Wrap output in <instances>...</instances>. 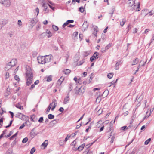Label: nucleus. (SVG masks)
Masks as SVG:
<instances>
[{
  "instance_id": "f257e3e1",
  "label": "nucleus",
  "mask_w": 154,
  "mask_h": 154,
  "mask_svg": "<svg viewBox=\"0 0 154 154\" xmlns=\"http://www.w3.org/2000/svg\"><path fill=\"white\" fill-rule=\"evenodd\" d=\"M52 57L51 55L45 56H39L38 57L37 59L38 63L41 64H45L51 61Z\"/></svg>"
},
{
  "instance_id": "f03ea898",
  "label": "nucleus",
  "mask_w": 154,
  "mask_h": 154,
  "mask_svg": "<svg viewBox=\"0 0 154 154\" xmlns=\"http://www.w3.org/2000/svg\"><path fill=\"white\" fill-rule=\"evenodd\" d=\"M33 79V74L32 72L30 71L29 72H26V85L29 86L32 83Z\"/></svg>"
},
{
  "instance_id": "7ed1b4c3",
  "label": "nucleus",
  "mask_w": 154,
  "mask_h": 154,
  "mask_svg": "<svg viewBox=\"0 0 154 154\" xmlns=\"http://www.w3.org/2000/svg\"><path fill=\"white\" fill-rule=\"evenodd\" d=\"M15 117L17 118H19V119L21 120H23L24 119V118L25 117L26 118V122L25 123L26 124L27 123V121L29 122V117L27 116H26L25 115H24L21 113H17L15 115Z\"/></svg>"
},
{
  "instance_id": "20e7f679",
  "label": "nucleus",
  "mask_w": 154,
  "mask_h": 154,
  "mask_svg": "<svg viewBox=\"0 0 154 154\" xmlns=\"http://www.w3.org/2000/svg\"><path fill=\"white\" fill-rule=\"evenodd\" d=\"M46 36H47L48 38L52 36V34L50 31L47 30L46 32L42 33L40 35V37L42 38Z\"/></svg>"
},
{
  "instance_id": "39448f33",
  "label": "nucleus",
  "mask_w": 154,
  "mask_h": 154,
  "mask_svg": "<svg viewBox=\"0 0 154 154\" xmlns=\"http://www.w3.org/2000/svg\"><path fill=\"white\" fill-rule=\"evenodd\" d=\"M0 3L4 6L8 7L11 5V2L10 0H0Z\"/></svg>"
},
{
  "instance_id": "423d86ee",
  "label": "nucleus",
  "mask_w": 154,
  "mask_h": 154,
  "mask_svg": "<svg viewBox=\"0 0 154 154\" xmlns=\"http://www.w3.org/2000/svg\"><path fill=\"white\" fill-rule=\"evenodd\" d=\"M8 63H10V64L11 65L12 67H13L17 64V60L15 58L11 60L10 62Z\"/></svg>"
},
{
  "instance_id": "0eeeda50",
  "label": "nucleus",
  "mask_w": 154,
  "mask_h": 154,
  "mask_svg": "<svg viewBox=\"0 0 154 154\" xmlns=\"http://www.w3.org/2000/svg\"><path fill=\"white\" fill-rule=\"evenodd\" d=\"M7 23L6 20H2L0 21V29Z\"/></svg>"
},
{
  "instance_id": "6e6552de",
  "label": "nucleus",
  "mask_w": 154,
  "mask_h": 154,
  "mask_svg": "<svg viewBox=\"0 0 154 154\" xmlns=\"http://www.w3.org/2000/svg\"><path fill=\"white\" fill-rule=\"evenodd\" d=\"M42 2L43 3L42 4V7L44 8L43 10L45 11H47V12L49 11V10L48 9L47 5L45 3L44 1H42Z\"/></svg>"
},
{
  "instance_id": "1a4fd4ad",
  "label": "nucleus",
  "mask_w": 154,
  "mask_h": 154,
  "mask_svg": "<svg viewBox=\"0 0 154 154\" xmlns=\"http://www.w3.org/2000/svg\"><path fill=\"white\" fill-rule=\"evenodd\" d=\"M69 94H68L67 96L64 98L63 102V103L64 104H66L69 103Z\"/></svg>"
},
{
  "instance_id": "9d476101",
  "label": "nucleus",
  "mask_w": 154,
  "mask_h": 154,
  "mask_svg": "<svg viewBox=\"0 0 154 154\" xmlns=\"http://www.w3.org/2000/svg\"><path fill=\"white\" fill-rule=\"evenodd\" d=\"M112 122H111L110 123V125L109 127V129L108 131V132H110V137H109V138H110V137L112 136V133L113 130V126L112 125H111L112 123Z\"/></svg>"
},
{
  "instance_id": "9b49d317",
  "label": "nucleus",
  "mask_w": 154,
  "mask_h": 154,
  "mask_svg": "<svg viewBox=\"0 0 154 154\" xmlns=\"http://www.w3.org/2000/svg\"><path fill=\"white\" fill-rule=\"evenodd\" d=\"M84 92V88L81 87L79 89L78 91H77L75 92V94H82Z\"/></svg>"
},
{
  "instance_id": "f8f14e48",
  "label": "nucleus",
  "mask_w": 154,
  "mask_h": 154,
  "mask_svg": "<svg viewBox=\"0 0 154 154\" xmlns=\"http://www.w3.org/2000/svg\"><path fill=\"white\" fill-rule=\"evenodd\" d=\"M128 4L129 6L131 7L135 4V1L134 0H129L128 1Z\"/></svg>"
},
{
  "instance_id": "ddd939ff",
  "label": "nucleus",
  "mask_w": 154,
  "mask_h": 154,
  "mask_svg": "<svg viewBox=\"0 0 154 154\" xmlns=\"http://www.w3.org/2000/svg\"><path fill=\"white\" fill-rule=\"evenodd\" d=\"M88 26V24L87 21H85L82 25V28L84 30L86 29Z\"/></svg>"
},
{
  "instance_id": "4468645a",
  "label": "nucleus",
  "mask_w": 154,
  "mask_h": 154,
  "mask_svg": "<svg viewBox=\"0 0 154 154\" xmlns=\"http://www.w3.org/2000/svg\"><path fill=\"white\" fill-rule=\"evenodd\" d=\"M12 67L11 66V65L10 64V63H8L7 64L5 68V71H7L10 69Z\"/></svg>"
},
{
  "instance_id": "2eb2a0df",
  "label": "nucleus",
  "mask_w": 154,
  "mask_h": 154,
  "mask_svg": "<svg viewBox=\"0 0 154 154\" xmlns=\"http://www.w3.org/2000/svg\"><path fill=\"white\" fill-rule=\"evenodd\" d=\"M69 55L70 54L69 51H67L65 52V55L64 56V57L66 58V62L68 60V59L69 56Z\"/></svg>"
},
{
  "instance_id": "dca6fc26",
  "label": "nucleus",
  "mask_w": 154,
  "mask_h": 154,
  "mask_svg": "<svg viewBox=\"0 0 154 154\" xmlns=\"http://www.w3.org/2000/svg\"><path fill=\"white\" fill-rule=\"evenodd\" d=\"M85 145V143H83L82 144L77 148V149L79 150V151H82L83 149L84 148Z\"/></svg>"
},
{
  "instance_id": "f3484780",
  "label": "nucleus",
  "mask_w": 154,
  "mask_h": 154,
  "mask_svg": "<svg viewBox=\"0 0 154 154\" xmlns=\"http://www.w3.org/2000/svg\"><path fill=\"white\" fill-rule=\"evenodd\" d=\"M109 94V91L107 90H105L103 92L102 95L103 97H105L107 96Z\"/></svg>"
},
{
  "instance_id": "a211bd4d",
  "label": "nucleus",
  "mask_w": 154,
  "mask_h": 154,
  "mask_svg": "<svg viewBox=\"0 0 154 154\" xmlns=\"http://www.w3.org/2000/svg\"><path fill=\"white\" fill-rule=\"evenodd\" d=\"M98 31V30L97 27V26H95L94 28V32L93 34L96 37H97V34Z\"/></svg>"
},
{
  "instance_id": "6ab92c4d",
  "label": "nucleus",
  "mask_w": 154,
  "mask_h": 154,
  "mask_svg": "<svg viewBox=\"0 0 154 154\" xmlns=\"http://www.w3.org/2000/svg\"><path fill=\"white\" fill-rule=\"evenodd\" d=\"M126 22V19L125 18H123L122 20L120 22V25L121 26H123Z\"/></svg>"
},
{
  "instance_id": "aec40b11",
  "label": "nucleus",
  "mask_w": 154,
  "mask_h": 154,
  "mask_svg": "<svg viewBox=\"0 0 154 154\" xmlns=\"http://www.w3.org/2000/svg\"><path fill=\"white\" fill-rule=\"evenodd\" d=\"M36 22L37 21L36 20H34L33 19L31 20V23H32V27L36 24Z\"/></svg>"
},
{
  "instance_id": "412c9836",
  "label": "nucleus",
  "mask_w": 154,
  "mask_h": 154,
  "mask_svg": "<svg viewBox=\"0 0 154 154\" xmlns=\"http://www.w3.org/2000/svg\"><path fill=\"white\" fill-rule=\"evenodd\" d=\"M32 130V132L30 133V135L32 137V138L34 137L36 135H37V134L34 132H33V130Z\"/></svg>"
},
{
  "instance_id": "4be33fe9",
  "label": "nucleus",
  "mask_w": 154,
  "mask_h": 154,
  "mask_svg": "<svg viewBox=\"0 0 154 154\" xmlns=\"http://www.w3.org/2000/svg\"><path fill=\"white\" fill-rule=\"evenodd\" d=\"M138 62V59L137 58H136L133 61L132 65H136Z\"/></svg>"
},
{
  "instance_id": "5701e85b",
  "label": "nucleus",
  "mask_w": 154,
  "mask_h": 154,
  "mask_svg": "<svg viewBox=\"0 0 154 154\" xmlns=\"http://www.w3.org/2000/svg\"><path fill=\"white\" fill-rule=\"evenodd\" d=\"M64 79V77H61L58 80V83L59 84H60V85H61L62 84V83Z\"/></svg>"
},
{
  "instance_id": "b1692460",
  "label": "nucleus",
  "mask_w": 154,
  "mask_h": 154,
  "mask_svg": "<svg viewBox=\"0 0 154 154\" xmlns=\"http://www.w3.org/2000/svg\"><path fill=\"white\" fill-rule=\"evenodd\" d=\"M72 88L73 87H72V84L70 83L68 85V90L69 91V92L71 91Z\"/></svg>"
},
{
  "instance_id": "393cba45",
  "label": "nucleus",
  "mask_w": 154,
  "mask_h": 154,
  "mask_svg": "<svg viewBox=\"0 0 154 154\" xmlns=\"http://www.w3.org/2000/svg\"><path fill=\"white\" fill-rule=\"evenodd\" d=\"M101 96L100 95L97 98H96V103H99L101 100Z\"/></svg>"
},
{
  "instance_id": "a878e982",
  "label": "nucleus",
  "mask_w": 154,
  "mask_h": 154,
  "mask_svg": "<svg viewBox=\"0 0 154 154\" xmlns=\"http://www.w3.org/2000/svg\"><path fill=\"white\" fill-rule=\"evenodd\" d=\"M64 72L65 74H68L70 72V70L69 69H66L64 70Z\"/></svg>"
},
{
  "instance_id": "bb28decb",
  "label": "nucleus",
  "mask_w": 154,
  "mask_h": 154,
  "mask_svg": "<svg viewBox=\"0 0 154 154\" xmlns=\"http://www.w3.org/2000/svg\"><path fill=\"white\" fill-rule=\"evenodd\" d=\"M16 107L18 108H19V109H21V110H22L23 109V106H21L20 104H17L16 106H15Z\"/></svg>"
},
{
  "instance_id": "cd10ccee",
  "label": "nucleus",
  "mask_w": 154,
  "mask_h": 154,
  "mask_svg": "<svg viewBox=\"0 0 154 154\" xmlns=\"http://www.w3.org/2000/svg\"><path fill=\"white\" fill-rule=\"evenodd\" d=\"M54 116L51 114H49L48 115V119H53L54 118Z\"/></svg>"
},
{
  "instance_id": "c85d7f7f",
  "label": "nucleus",
  "mask_w": 154,
  "mask_h": 154,
  "mask_svg": "<svg viewBox=\"0 0 154 154\" xmlns=\"http://www.w3.org/2000/svg\"><path fill=\"white\" fill-rule=\"evenodd\" d=\"M85 9V8L82 7H81L79 8V11L81 13L83 12Z\"/></svg>"
},
{
  "instance_id": "c756f323",
  "label": "nucleus",
  "mask_w": 154,
  "mask_h": 154,
  "mask_svg": "<svg viewBox=\"0 0 154 154\" xmlns=\"http://www.w3.org/2000/svg\"><path fill=\"white\" fill-rule=\"evenodd\" d=\"M113 75V73H109L108 74L107 77H108V78L110 79L112 77Z\"/></svg>"
},
{
  "instance_id": "7c9ffc66",
  "label": "nucleus",
  "mask_w": 154,
  "mask_h": 154,
  "mask_svg": "<svg viewBox=\"0 0 154 154\" xmlns=\"http://www.w3.org/2000/svg\"><path fill=\"white\" fill-rule=\"evenodd\" d=\"M52 28L55 31H57L58 30V27L55 25H52Z\"/></svg>"
},
{
  "instance_id": "2f4dec72",
  "label": "nucleus",
  "mask_w": 154,
  "mask_h": 154,
  "mask_svg": "<svg viewBox=\"0 0 154 154\" xmlns=\"http://www.w3.org/2000/svg\"><path fill=\"white\" fill-rule=\"evenodd\" d=\"M151 138H149L148 139L146 140L144 143V144L145 145H147L149 144V142H150V141L151 140Z\"/></svg>"
},
{
  "instance_id": "473e14b6",
  "label": "nucleus",
  "mask_w": 154,
  "mask_h": 154,
  "mask_svg": "<svg viewBox=\"0 0 154 154\" xmlns=\"http://www.w3.org/2000/svg\"><path fill=\"white\" fill-rule=\"evenodd\" d=\"M98 53L97 52H95L93 55V57H94L96 59H97L98 58V57L97 56H98Z\"/></svg>"
},
{
  "instance_id": "72a5a7b5",
  "label": "nucleus",
  "mask_w": 154,
  "mask_h": 154,
  "mask_svg": "<svg viewBox=\"0 0 154 154\" xmlns=\"http://www.w3.org/2000/svg\"><path fill=\"white\" fill-rule=\"evenodd\" d=\"M17 132L14 135H12L11 137L9 138V139L10 140H12L13 138L17 136Z\"/></svg>"
},
{
  "instance_id": "f704fd0d",
  "label": "nucleus",
  "mask_w": 154,
  "mask_h": 154,
  "mask_svg": "<svg viewBox=\"0 0 154 154\" xmlns=\"http://www.w3.org/2000/svg\"><path fill=\"white\" fill-rule=\"evenodd\" d=\"M28 140V138H27V137H26L24 138L23 139L22 141V143H25L27 142Z\"/></svg>"
},
{
  "instance_id": "c9c22d12",
  "label": "nucleus",
  "mask_w": 154,
  "mask_h": 154,
  "mask_svg": "<svg viewBox=\"0 0 154 154\" xmlns=\"http://www.w3.org/2000/svg\"><path fill=\"white\" fill-rule=\"evenodd\" d=\"M35 151V148L34 147L32 148L30 151V154H33Z\"/></svg>"
},
{
  "instance_id": "e433bc0d",
  "label": "nucleus",
  "mask_w": 154,
  "mask_h": 154,
  "mask_svg": "<svg viewBox=\"0 0 154 154\" xmlns=\"http://www.w3.org/2000/svg\"><path fill=\"white\" fill-rule=\"evenodd\" d=\"M148 112H147L146 113V115L145 117L144 118V119L146 118V117H149L151 115V112H150L149 114H148Z\"/></svg>"
},
{
  "instance_id": "4c0bfd02",
  "label": "nucleus",
  "mask_w": 154,
  "mask_h": 154,
  "mask_svg": "<svg viewBox=\"0 0 154 154\" xmlns=\"http://www.w3.org/2000/svg\"><path fill=\"white\" fill-rule=\"evenodd\" d=\"M13 133V131H10L9 134L7 136L5 135V137L7 138H8V137H10Z\"/></svg>"
},
{
  "instance_id": "58836bf2",
  "label": "nucleus",
  "mask_w": 154,
  "mask_h": 154,
  "mask_svg": "<svg viewBox=\"0 0 154 154\" xmlns=\"http://www.w3.org/2000/svg\"><path fill=\"white\" fill-rule=\"evenodd\" d=\"M52 80V77L51 76H49L47 77V81L50 82Z\"/></svg>"
},
{
  "instance_id": "ea45409f",
  "label": "nucleus",
  "mask_w": 154,
  "mask_h": 154,
  "mask_svg": "<svg viewBox=\"0 0 154 154\" xmlns=\"http://www.w3.org/2000/svg\"><path fill=\"white\" fill-rule=\"evenodd\" d=\"M131 25L130 24H129L128 27H127L126 29H127V32H128L129 30L131 29Z\"/></svg>"
},
{
  "instance_id": "a19ab883",
  "label": "nucleus",
  "mask_w": 154,
  "mask_h": 154,
  "mask_svg": "<svg viewBox=\"0 0 154 154\" xmlns=\"http://www.w3.org/2000/svg\"><path fill=\"white\" fill-rule=\"evenodd\" d=\"M14 78L17 82L19 81L20 79L19 76L16 75L14 76Z\"/></svg>"
},
{
  "instance_id": "79ce46f5",
  "label": "nucleus",
  "mask_w": 154,
  "mask_h": 154,
  "mask_svg": "<svg viewBox=\"0 0 154 154\" xmlns=\"http://www.w3.org/2000/svg\"><path fill=\"white\" fill-rule=\"evenodd\" d=\"M43 117H41L38 120V122L40 123H42L43 122Z\"/></svg>"
},
{
  "instance_id": "37998d69",
  "label": "nucleus",
  "mask_w": 154,
  "mask_h": 154,
  "mask_svg": "<svg viewBox=\"0 0 154 154\" xmlns=\"http://www.w3.org/2000/svg\"><path fill=\"white\" fill-rule=\"evenodd\" d=\"M111 43L109 44L106 46L105 47L106 49V50L108 49L111 46Z\"/></svg>"
},
{
  "instance_id": "c03bdc74",
  "label": "nucleus",
  "mask_w": 154,
  "mask_h": 154,
  "mask_svg": "<svg viewBox=\"0 0 154 154\" xmlns=\"http://www.w3.org/2000/svg\"><path fill=\"white\" fill-rule=\"evenodd\" d=\"M106 48H101V51L103 53H104L106 51Z\"/></svg>"
},
{
  "instance_id": "a18cd8bd",
  "label": "nucleus",
  "mask_w": 154,
  "mask_h": 154,
  "mask_svg": "<svg viewBox=\"0 0 154 154\" xmlns=\"http://www.w3.org/2000/svg\"><path fill=\"white\" fill-rule=\"evenodd\" d=\"M56 104L57 103H54L53 104V107L51 108V110L53 111L54 110V109H55V108L56 107Z\"/></svg>"
},
{
  "instance_id": "49530a36",
  "label": "nucleus",
  "mask_w": 154,
  "mask_h": 154,
  "mask_svg": "<svg viewBox=\"0 0 154 154\" xmlns=\"http://www.w3.org/2000/svg\"><path fill=\"white\" fill-rule=\"evenodd\" d=\"M122 63L121 61H119L116 62V65L117 66H119Z\"/></svg>"
},
{
  "instance_id": "de8ad7c7",
  "label": "nucleus",
  "mask_w": 154,
  "mask_h": 154,
  "mask_svg": "<svg viewBox=\"0 0 154 154\" xmlns=\"http://www.w3.org/2000/svg\"><path fill=\"white\" fill-rule=\"evenodd\" d=\"M47 143H46L45 142H44L42 143V146H44V148H45L47 147Z\"/></svg>"
},
{
  "instance_id": "09e8293b",
  "label": "nucleus",
  "mask_w": 154,
  "mask_h": 154,
  "mask_svg": "<svg viewBox=\"0 0 154 154\" xmlns=\"http://www.w3.org/2000/svg\"><path fill=\"white\" fill-rule=\"evenodd\" d=\"M41 27V25L40 24H38L36 26V30L37 31L39 30Z\"/></svg>"
},
{
  "instance_id": "8fccbe9b",
  "label": "nucleus",
  "mask_w": 154,
  "mask_h": 154,
  "mask_svg": "<svg viewBox=\"0 0 154 154\" xmlns=\"http://www.w3.org/2000/svg\"><path fill=\"white\" fill-rule=\"evenodd\" d=\"M76 143V142L75 140H74L73 142L71 143V145L72 146H75Z\"/></svg>"
},
{
  "instance_id": "3c124183",
  "label": "nucleus",
  "mask_w": 154,
  "mask_h": 154,
  "mask_svg": "<svg viewBox=\"0 0 154 154\" xmlns=\"http://www.w3.org/2000/svg\"><path fill=\"white\" fill-rule=\"evenodd\" d=\"M67 22L69 24V23H72L74 22V20H68Z\"/></svg>"
},
{
  "instance_id": "603ef678",
  "label": "nucleus",
  "mask_w": 154,
  "mask_h": 154,
  "mask_svg": "<svg viewBox=\"0 0 154 154\" xmlns=\"http://www.w3.org/2000/svg\"><path fill=\"white\" fill-rule=\"evenodd\" d=\"M7 35L9 36V37L10 38L13 35V34L11 32H9L8 33Z\"/></svg>"
},
{
  "instance_id": "864d4df0",
  "label": "nucleus",
  "mask_w": 154,
  "mask_h": 154,
  "mask_svg": "<svg viewBox=\"0 0 154 154\" xmlns=\"http://www.w3.org/2000/svg\"><path fill=\"white\" fill-rule=\"evenodd\" d=\"M18 24L19 26L22 25V22L20 20H19L18 21Z\"/></svg>"
},
{
  "instance_id": "5fc2aeb1",
  "label": "nucleus",
  "mask_w": 154,
  "mask_h": 154,
  "mask_svg": "<svg viewBox=\"0 0 154 154\" xmlns=\"http://www.w3.org/2000/svg\"><path fill=\"white\" fill-rule=\"evenodd\" d=\"M25 126V123H23L22 125L19 127V129H22Z\"/></svg>"
},
{
  "instance_id": "6e6d98bb",
  "label": "nucleus",
  "mask_w": 154,
  "mask_h": 154,
  "mask_svg": "<svg viewBox=\"0 0 154 154\" xmlns=\"http://www.w3.org/2000/svg\"><path fill=\"white\" fill-rule=\"evenodd\" d=\"M114 139H115L114 136H112L111 138V141H110V142L111 143H113Z\"/></svg>"
},
{
  "instance_id": "4d7b16f0",
  "label": "nucleus",
  "mask_w": 154,
  "mask_h": 154,
  "mask_svg": "<svg viewBox=\"0 0 154 154\" xmlns=\"http://www.w3.org/2000/svg\"><path fill=\"white\" fill-rule=\"evenodd\" d=\"M68 24V23L67 22V21L62 26V27L63 28H64L66 25Z\"/></svg>"
},
{
  "instance_id": "13d9d810",
  "label": "nucleus",
  "mask_w": 154,
  "mask_h": 154,
  "mask_svg": "<svg viewBox=\"0 0 154 154\" xmlns=\"http://www.w3.org/2000/svg\"><path fill=\"white\" fill-rule=\"evenodd\" d=\"M5 76L6 79H7L9 77V74L8 72H6L5 74Z\"/></svg>"
},
{
  "instance_id": "bf43d9fd",
  "label": "nucleus",
  "mask_w": 154,
  "mask_h": 154,
  "mask_svg": "<svg viewBox=\"0 0 154 154\" xmlns=\"http://www.w3.org/2000/svg\"><path fill=\"white\" fill-rule=\"evenodd\" d=\"M34 115H32L30 116V119L33 122H34V121L33 119V117H34Z\"/></svg>"
},
{
  "instance_id": "052dcab7",
  "label": "nucleus",
  "mask_w": 154,
  "mask_h": 154,
  "mask_svg": "<svg viewBox=\"0 0 154 154\" xmlns=\"http://www.w3.org/2000/svg\"><path fill=\"white\" fill-rule=\"evenodd\" d=\"M59 111H60V112H62L63 111V110H64V109L63 107H60L59 109Z\"/></svg>"
},
{
  "instance_id": "680f3d73",
  "label": "nucleus",
  "mask_w": 154,
  "mask_h": 154,
  "mask_svg": "<svg viewBox=\"0 0 154 154\" xmlns=\"http://www.w3.org/2000/svg\"><path fill=\"white\" fill-rule=\"evenodd\" d=\"M127 128V126H124L122 127L121 128V130H124L125 129Z\"/></svg>"
},
{
  "instance_id": "e2e57ef3",
  "label": "nucleus",
  "mask_w": 154,
  "mask_h": 154,
  "mask_svg": "<svg viewBox=\"0 0 154 154\" xmlns=\"http://www.w3.org/2000/svg\"><path fill=\"white\" fill-rule=\"evenodd\" d=\"M51 108L50 107H48V108L47 109V110L46 111V112L47 113H48V112H49L50 110L51 109Z\"/></svg>"
},
{
  "instance_id": "0e129e2a",
  "label": "nucleus",
  "mask_w": 154,
  "mask_h": 154,
  "mask_svg": "<svg viewBox=\"0 0 154 154\" xmlns=\"http://www.w3.org/2000/svg\"><path fill=\"white\" fill-rule=\"evenodd\" d=\"M78 132V131H76L75 133L72 134L71 135L72 137H74L77 134V133Z\"/></svg>"
},
{
  "instance_id": "69168bd1",
  "label": "nucleus",
  "mask_w": 154,
  "mask_h": 154,
  "mask_svg": "<svg viewBox=\"0 0 154 154\" xmlns=\"http://www.w3.org/2000/svg\"><path fill=\"white\" fill-rule=\"evenodd\" d=\"M39 10L38 8V7H37L35 10L36 12L37 13V16L38 15V14H39Z\"/></svg>"
},
{
  "instance_id": "338daca9",
  "label": "nucleus",
  "mask_w": 154,
  "mask_h": 154,
  "mask_svg": "<svg viewBox=\"0 0 154 154\" xmlns=\"http://www.w3.org/2000/svg\"><path fill=\"white\" fill-rule=\"evenodd\" d=\"M78 34V32H75L73 34V35L75 37H76Z\"/></svg>"
},
{
  "instance_id": "774afa93",
  "label": "nucleus",
  "mask_w": 154,
  "mask_h": 154,
  "mask_svg": "<svg viewBox=\"0 0 154 154\" xmlns=\"http://www.w3.org/2000/svg\"><path fill=\"white\" fill-rule=\"evenodd\" d=\"M94 59H95V58H94V57L93 56L91 57L90 58V59L91 61L93 62V60H94Z\"/></svg>"
}]
</instances>
